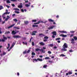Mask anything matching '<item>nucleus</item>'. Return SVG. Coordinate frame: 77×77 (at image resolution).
Listing matches in <instances>:
<instances>
[{"label":"nucleus","instance_id":"61","mask_svg":"<svg viewBox=\"0 0 77 77\" xmlns=\"http://www.w3.org/2000/svg\"><path fill=\"white\" fill-rule=\"evenodd\" d=\"M43 41H44V42H46V41H47V40L45 39L43 40Z\"/></svg>","mask_w":77,"mask_h":77},{"label":"nucleus","instance_id":"8","mask_svg":"<svg viewBox=\"0 0 77 77\" xmlns=\"http://www.w3.org/2000/svg\"><path fill=\"white\" fill-rule=\"evenodd\" d=\"M60 36H62V37H63L64 38H65L67 36L66 35H64L63 34H61L60 35Z\"/></svg>","mask_w":77,"mask_h":77},{"label":"nucleus","instance_id":"32","mask_svg":"<svg viewBox=\"0 0 77 77\" xmlns=\"http://www.w3.org/2000/svg\"><path fill=\"white\" fill-rule=\"evenodd\" d=\"M60 39H61L60 38H56L55 40H56V41H57L58 40H60Z\"/></svg>","mask_w":77,"mask_h":77},{"label":"nucleus","instance_id":"49","mask_svg":"<svg viewBox=\"0 0 77 77\" xmlns=\"http://www.w3.org/2000/svg\"><path fill=\"white\" fill-rule=\"evenodd\" d=\"M15 13H16L17 14H19L20 12L19 11H15Z\"/></svg>","mask_w":77,"mask_h":77},{"label":"nucleus","instance_id":"57","mask_svg":"<svg viewBox=\"0 0 77 77\" xmlns=\"http://www.w3.org/2000/svg\"><path fill=\"white\" fill-rule=\"evenodd\" d=\"M12 2H17V0H11Z\"/></svg>","mask_w":77,"mask_h":77},{"label":"nucleus","instance_id":"60","mask_svg":"<svg viewBox=\"0 0 77 77\" xmlns=\"http://www.w3.org/2000/svg\"><path fill=\"white\" fill-rule=\"evenodd\" d=\"M57 42L59 43H60V41L58 40L57 41Z\"/></svg>","mask_w":77,"mask_h":77},{"label":"nucleus","instance_id":"36","mask_svg":"<svg viewBox=\"0 0 77 77\" xmlns=\"http://www.w3.org/2000/svg\"><path fill=\"white\" fill-rule=\"evenodd\" d=\"M47 67V65H44L43 66V68H46Z\"/></svg>","mask_w":77,"mask_h":77},{"label":"nucleus","instance_id":"56","mask_svg":"<svg viewBox=\"0 0 77 77\" xmlns=\"http://www.w3.org/2000/svg\"><path fill=\"white\" fill-rule=\"evenodd\" d=\"M11 6H13V7H15V5L14 4H12Z\"/></svg>","mask_w":77,"mask_h":77},{"label":"nucleus","instance_id":"25","mask_svg":"<svg viewBox=\"0 0 77 77\" xmlns=\"http://www.w3.org/2000/svg\"><path fill=\"white\" fill-rule=\"evenodd\" d=\"M32 55V56H35L36 55V54L35 53H34V52H32L31 54Z\"/></svg>","mask_w":77,"mask_h":77},{"label":"nucleus","instance_id":"50","mask_svg":"<svg viewBox=\"0 0 77 77\" xmlns=\"http://www.w3.org/2000/svg\"><path fill=\"white\" fill-rule=\"evenodd\" d=\"M20 10L21 11V12H24V9H21Z\"/></svg>","mask_w":77,"mask_h":77},{"label":"nucleus","instance_id":"37","mask_svg":"<svg viewBox=\"0 0 77 77\" xmlns=\"http://www.w3.org/2000/svg\"><path fill=\"white\" fill-rule=\"evenodd\" d=\"M14 29H20V28L18 27H14Z\"/></svg>","mask_w":77,"mask_h":77},{"label":"nucleus","instance_id":"55","mask_svg":"<svg viewBox=\"0 0 77 77\" xmlns=\"http://www.w3.org/2000/svg\"><path fill=\"white\" fill-rule=\"evenodd\" d=\"M52 38H55V36H54V35H53L52 36Z\"/></svg>","mask_w":77,"mask_h":77},{"label":"nucleus","instance_id":"40","mask_svg":"<svg viewBox=\"0 0 77 77\" xmlns=\"http://www.w3.org/2000/svg\"><path fill=\"white\" fill-rule=\"evenodd\" d=\"M44 39H48V37H47V36H45L44 37Z\"/></svg>","mask_w":77,"mask_h":77},{"label":"nucleus","instance_id":"46","mask_svg":"<svg viewBox=\"0 0 77 77\" xmlns=\"http://www.w3.org/2000/svg\"><path fill=\"white\" fill-rule=\"evenodd\" d=\"M20 23H21V21L19 20V22L17 23V24H20Z\"/></svg>","mask_w":77,"mask_h":77},{"label":"nucleus","instance_id":"42","mask_svg":"<svg viewBox=\"0 0 77 77\" xmlns=\"http://www.w3.org/2000/svg\"><path fill=\"white\" fill-rule=\"evenodd\" d=\"M14 10H15L16 11H20V9H18L17 8H15L14 9Z\"/></svg>","mask_w":77,"mask_h":77},{"label":"nucleus","instance_id":"2","mask_svg":"<svg viewBox=\"0 0 77 77\" xmlns=\"http://www.w3.org/2000/svg\"><path fill=\"white\" fill-rule=\"evenodd\" d=\"M39 50L40 51H42V53H45V51H44V50H43V49H39L38 48H36L35 49V51H39Z\"/></svg>","mask_w":77,"mask_h":77},{"label":"nucleus","instance_id":"31","mask_svg":"<svg viewBox=\"0 0 77 77\" xmlns=\"http://www.w3.org/2000/svg\"><path fill=\"white\" fill-rule=\"evenodd\" d=\"M15 45V43L14 42L13 44L11 46L12 47H13L14 45Z\"/></svg>","mask_w":77,"mask_h":77},{"label":"nucleus","instance_id":"6","mask_svg":"<svg viewBox=\"0 0 77 77\" xmlns=\"http://www.w3.org/2000/svg\"><path fill=\"white\" fill-rule=\"evenodd\" d=\"M39 44H40V45H42V46H43L45 45V43H43V42H39Z\"/></svg>","mask_w":77,"mask_h":77},{"label":"nucleus","instance_id":"19","mask_svg":"<svg viewBox=\"0 0 77 77\" xmlns=\"http://www.w3.org/2000/svg\"><path fill=\"white\" fill-rule=\"evenodd\" d=\"M61 51H67V49H66L65 48H62L61 49Z\"/></svg>","mask_w":77,"mask_h":77},{"label":"nucleus","instance_id":"20","mask_svg":"<svg viewBox=\"0 0 77 77\" xmlns=\"http://www.w3.org/2000/svg\"><path fill=\"white\" fill-rule=\"evenodd\" d=\"M37 60H38V61H40V62H42V61L43 60L41 58H38Z\"/></svg>","mask_w":77,"mask_h":77},{"label":"nucleus","instance_id":"53","mask_svg":"<svg viewBox=\"0 0 77 77\" xmlns=\"http://www.w3.org/2000/svg\"><path fill=\"white\" fill-rule=\"evenodd\" d=\"M74 36V35L73 34H71L70 35V38H72V36Z\"/></svg>","mask_w":77,"mask_h":77},{"label":"nucleus","instance_id":"63","mask_svg":"<svg viewBox=\"0 0 77 77\" xmlns=\"http://www.w3.org/2000/svg\"><path fill=\"white\" fill-rule=\"evenodd\" d=\"M15 31H16V33L19 32V31H16V30H15Z\"/></svg>","mask_w":77,"mask_h":77},{"label":"nucleus","instance_id":"10","mask_svg":"<svg viewBox=\"0 0 77 77\" xmlns=\"http://www.w3.org/2000/svg\"><path fill=\"white\" fill-rule=\"evenodd\" d=\"M15 26V24H14L9 26L8 27V29H10V28H11V27H14V26Z\"/></svg>","mask_w":77,"mask_h":77},{"label":"nucleus","instance_id":"47","mask_svg":"<svg viewBox=\"0 0 77 77\" xmlns=\"http://www.w3.org/2000/svg\"><path fill=\"white\" fill-rule=\"evenodd\" d=\"M30 52V50H29L27 51V53H29Z\"/></svg>","mask_w":77,"mask_h":77},{"label":"nucleus","instance_id":"34","mask_svg":"<svg viewBox=\"0 0 77 77\" xmlns=\"http://www.w3.org/2000/svg\"><path fill=\"white\" fill-rule=\"evenodd\" d=\"M13 20V21H15V22H17V21H18V20H17V19H14Z\"/></svg>","mask_w":77,"mask_h":77},{"label":"nucleus","instance_id":"35","mask_svg":"<svg viewBox=\"0 0 77 77\" xmlns=\"http://www.w3.org/2000/svg\"><path fill=\"white\" fill-rule=\"evenodd\" d=\"M45 60H47V59H50V58L49 57H45Z\"/></svg>","mask_w":77,"mask_h":77},{"label":"nucleus","instance_id":"21","mask_svg":"<svg viewBox=\"0 0 77 77\" xmlns=\"http://www.w3.org/2000/svg\"><path fill=\"white\" fill-rule=\"evenodd\" d=\"M10 33V31L6 32H5V35H7V34H9Z\"/></svg>","mask_w":77,"mask_h":77},{"label":"nucleus","instance_id":"45","mask_svg":"<svg viewBox=\"0 0 77 77\" xmlns=\"http://www.w3.org/2000/svg\"><path fill=\"white\" fill-rule=\"evenodd\" d=\"M6 54V53L5 52V51H4L3 53V55H5Z\"/></svg>","mask_w":77,"mask_h":77},{"label":"nucleus","instance_id":"12","mask_svg":"<svg viewBox=\"0 0 77 77\" xmlns=\"http://www.w3.org/2000/svg\"><path fill=\"white\" fill-rule=\"evenodd\" d=\"M29 21H24V23L25 24H29Z\"/></svg>","mask_w":77,"mask_h":77},{"label":"nucleus","instance_id":"7","mask_svg":"<svg viewBox=\"0 0 77 77\" xmlns=\"http://www.w3.org/2000/svg\"><path fill=\"white\" fill-rule=\"evenodd\" d=\"M32 35H36V33H37V31H34L32 32Z\"/></svg>","mask_w":77,"mask_h":77},{"label":"nucleus","instance_id":"54","mask_svg":"<svg viewBox=\"0 0 77 77\" xmlns=\"http://www.w3.org/2000/svg\"><path fill=\"white\" fill-rule=\"evenodd\" d=\"M69 52H70V53H71V52H73V51H72V50H69Z\"/></svg>","mask_w":77,"mask_h":77},{"label":"nucleus","instance_id":"28","mask_svg":"<svg viewBox=\"0 0 77 77\" xmlns=\"http://www.w3.org/2000/svg\"><path fill=\"white\" fill-rule=\"evenodd\" d=\"M37 21V20H32V22H34V23H35Z\"/></svg>","mask_w":77,"mask_h":77},{"label":"nucleus","instance_id":"23","mask_svg":"<svg viewBox=\"0 0 77 77\" xmlns=\"http://www.w3.org/2000/svg\"><path fill=\"white\" fill-rule=\"evenodd\" d=\"M41 23V21H38V23H34V24H39Z\"/></svg>","mask_w":77,"mask_h":77},{"label":"nucleus","instance_id":"9","mask_svg":"<svg viewBox=\"0 0 77 77\" xmlns=\"http://www.w3.org/2000/svg\"><path fill=\"white\" fill-rule=\"evenodd\" d=\"M9 18H10V17H9V16H7V18L5 19V21H8V19H9Z\"/></svg>","mask_w":77,"mask_h":77},{"label":"nucleus","instance_id":"48","mask_svg":"<svg viewBox=\"0 0 77 77\" xmlns=\"http://www.w3.org/2000/svg\"><path fill=\"white\" fill-rule=\"evenodd\" d=\"M62 33H67V32L66 31H62Z\"/></svg>","mask_w":77,"mask_h":77},{"label":"nucleus","instance_id":"5","mask_svg":"<svg viewBox=\"0 0 77 77\" xmlns=\"http://www.w3.org/2000/svg\"><path fill=\"white\" fill-rule=\"evenodd\" d=\"M74 38H71L70 39V41H71V44H74L75 43L74 42Z\"/></svg>","mask_w":77,"mask_h":77},{"label":"nucleus","instance_id":"51","mask_svg":"<svg viewBox=\"0 0 77 77\" xmlns=\"http://www.w3.org/2000/svg\"><path fill=\"white\" fill-rule=\"evenodd\" d=\"M48 54H51V52L50 51H48Z\"/></svg>","mask_w":77,"mask_h":77},{"label":"nucleus","instance_id":"62","mask_svg":"<svg viewBox=\"0 0 77 77\" xmlns=\"http://www.w3.org/2000/svg\"><path fill=\"white\" fill-rule=\"evenodd\" d=\"M39 57H40V58H42L43 57V56L42 55H40L39 56Z\"/></svg>","mask_w":77,"mask_h":77},{"label":"nucleus","instance_id":"3","mask_svg":"<svg viewBox=\"0 0 77 77\" xmlns=\"http://www.w3.org/2000/svg\"><path fill=\"white\" fill-rule=\"evenodd\" d=\"M13 37L14 39H17V38H21V37L19 35H14L13 36Z\"/></svg>","mask_w":77,"mask_h":77},{"label":"nucleus","instance_id":"22","mask_svg":"<svg viewBox=\"0 0 77 77\" xmlns=\"http://www.w3.org/2000/svg\"><path fill=\"white\" fill-rule=\"evenodd\" d=\"M73 38L75 41H77V36H74L73 37Z\"/></svg>","mask_w":77,"mask_h":77},{"label":"nucleus","instance_id":"27","mask_svg":"<svg viewBox=\"0 0 77 77\" xmlns=\"http://www.w3.org/2000/svg\"><path fill=\"white\" fill-rule=\"evenodd\" d=\"M4 8L3 7V6L2 5L0 6V10H1L2 9H3Z\"/></svg>","mask_w":77,"mask_h":77},{"label":"nucleus","instance_id":"17","mask_svg":"<svg viewBox=\"0 0 77 77\" xmlns=\"http://www.w3.org/2000/svg\"><path fill=\"white\" fill-rule=\"evenodd\" d=\"M10 14V12H6L5 13H4L3 15H2V16L3 17L4 16V15H5V14Z\"/></svg>","mask_w":77,"mask_h":77},{"label":"nucleus","instance_id":"4","mask_svg":"<svg viewBox=\"0 0 77 77\" xmlns=\"http://www.w3.org/2000/svg\"><path fill=\"white\" fill-rule=\"evenodd\" d=\"M63 48H68L67 44H66V43H65L64 44V45H63Z\"/></svg>","mask_w":77,"mask_h":77},{"label":"nucleus","instance_id":"16","mask_svg":"<svg viewBox=\"0 0 77 77\" xmlns=\"http://www.w3.org/2000/svg\"><path fill=\"white\" fill-rule=\"evenodd\" d=\"M48 21L49 22H54V20H52L51 19H48Z\"/></svg>","mask_w":77,"mask_h":77},{"label":"nucleus","instance_id":"30","mask_svg":"<svg viewBox=\"0 0 77 77\" xmlns=\"http://www.w3.org/2000/svg\"><path fill=\"white\" fill-rule=\"evenodd\" d=\"M6 3H11V2L9 0H7L6 1Z\"/></svg>","mask_w":77,"mask_h":77},{"label":"nucleus","instance_id":"59","mask_svg":"<svg viewBox=\"0 0 77 77\" xmlns=\"http://www.w3.org/2000/svg\"><path fill=\"white\" fill-rule=\"evenodd\" d=\"M33 38L32 37H31V38L30 39V42H31L32 41V39Z\"/></svg>","mask_w":77,"mask_h":77},{"label":"nucleus","instance_id":"13","mask_svg":"<svg viewBox=\"0 0 77 77\" xmlns=\"http://www.w3.org/2000/svg\"><path fill=\"white\" fill-rule=\"evenodd\" d=\"M52 34H53V35H54L55 36H56V35H57V34H56V32L54 31V32H52Z\"/></svg>","mask_w":77,"mask_h":77},{"label":"nucleus","instance_id":"33","mask_svg":"<svg viewBox=\"0 0 77 77\" xmlns=\"http://www.w3.org/2000/svg\"><path fill=\"white\" fill-rule=\"evenodd\" d=\"M60 56H61V57L62 56V57H65L66 56L65 55H64L63 54H62L60 55Z\"/></svg>","mask_w":77,"mask_h":77},{"label":"nucleus","instance_id":"26","mask_svg":"<svg viewBox=\"0 0 77 77\" xmlns=\"http://www.w3.org/2000/svg\"><path fill=\"white\" fill-rule=\"evenodd\" d=\"M18 7L19 8H23V5H19L18 6Z\"/></svg>","mask_w":77,"mask_h":77},{"label":"nucleus","instance_id":"44","mask_svg":"<svg viewBox=\"0 0 77 77\" xmlns=\"http://www.w3.org/2000/svg\"><path fill=\"white\" fill-rule=\"evenodd\" d=\"M32 46H34V45H35V43H34V42H32Z\"/></svg>","mask_w":77,"mask_h":77},{"label":"nucleus","instance_id":"43","mask_svg":"<svg viewBox=\"0 0 77 77\" xmlns=\"http://www.w3.org/2000/svg\"><path fill=\"white\" fill-rule=\"evenodd\" d=\"M68 73L69 75H70L72 74V73L71 72H69Z\"/></svg>","mask_w":77,"mask_h":77},{"label":"nucleus","instance_id":"24","mask_svg":"<svg viewBox=\"0 0 77 77\" xmlns=\"http://www.w3.org/2000/svg\"><path fill=\"white\" fill-rule=\"evenodd\" d=\"M25 6L26 7V8H28V7L30 6V5H29V4H26Z\"/></svg>","mask_w":77,"mask_h":77},{"label":"nucleus","instance_id":"15","mask_svg":"<svg viewBox=\"0 0 77 77\" xmlns=\"http://www.w3.org/2000/svg\"><path fill=\"white\" fill-rule=\"evenodd\" d=\"M48 46H49V47H53L54 46V45L53 44H50L48 45Z\"/></svg>","mask_w":77,"mask_h":77},{"label":"nucleus","instance_id":"38","mask_svg":"<svg viewBox=\"0 0 77 77\" xmlns=\"http://www.w3.org/2000/svg\"><path fill=\"white\" fill-rule=\"evenodd\" d=\"M33 60H34V61H35V62H38V60H37V59H33Z\"/></svg>","mask_w":77,"mask_h":77},{"label":"nucleus","instance_id":"29","mask_svg":"<svg viewBox=\"0 0 77 77\" xmlns=\"http://www.w3.org/2000/svg\"><path fill=\"white\" fill-rule=\"evenodd\" d=\"M8 47L7 48V49H9V47H10V44H8Z\"/></svg>","mask_w":77,"mask_h":77},{"label":"nucleus","instance_id":"39","mask_svg":"<svg viewBox=\"0 0 77 77\" xmlns=\"http://www.w3.org/2000/svg\"><path fill=\"white\" fill-rule=\"evenodd\" d=\"M32 27H38V25H33Z\"/></svg>","mask_w":77,"mask_h":77},{"label":"nucleus","instance_id":"41","mask_svg":"<svg viewBox=\"0 0 77 77\" xmlns=\"http://www.w3.org/2000/svg\"><path fill=\"white\" fill-rule=\"evenodd\" d=\"M27 53V51L26 50H25V51H23V54H26Z\"/></svg>","mask_w":77,"mask_h":77},{"label":"nucleus","instance_id":"58","mask_svg":"<svg viewBox=\"0 0 77 77\" xmlns=\"http://www.w3.org/2000/svg\"><path fill=\"white\" fill-rule=\"evenodd\" d=\"M15 14H13V15H12V17H15Z\"/></svg>","mask_w":77,"mask_h":77},{"label":"nucleus","instance_id":"18","mask_svg":"<svg viewBox=\"0 0 77 77\" xmlns=\"http://www.w3.org/2000/svg\"><path fill=\"white\" fill-rule=\"evenodd\" d=\"M39 36H45V34H43L42 33H40L39 34Z\"/></svg>","mask_w":77,"mask_h":77},{"label":"nucleus","instance_id":"52","mask_svg":"<svg viewBox=\"0 0 77 77\" xmlns=\"http://www.w3.org/2000/svg\"><path fill=\"white\" fill-rule=\"evenodd\" d=\"M75 32V31H70V33H74Z\"/></svg>","mask_w":77,"mask_h":77},{"label":"nucleus","instance_id":"64","mask_svg":"<svg viewBox=\"0 0 77 77\" xmlns=\"http://www.w3.org/2000/svg\"><path fill=\"white\" fill-rule=\"evenodd\" d=\"M13 48V46H11V47L10 48V50H11V49L12 48Z\"/></svg>","mask_w":77,"mask_h":77},{"label":"nucleus","instance_id":"14","mask_svg":"<svg viewBox=\"0 0 77 77\" xmlns=\"http://www.w3.org/2000/svg\"><path fill=\"white\" fill-rule=\"evenodd\" d=\"M54 27V26H51L50 27L48 28V29H49V30H50V29H53Z\"/></svg>","mask_w":77,"mask_h":77},{"label":"nucleus","instance_id":"1","mask_svg":"<svg viewBox=\"0 0 77 77\" xmlns=\"http://www.w3.org/2000/svg\"><path fill=\"white\" fill-rule=\"evenodd\" d=\"M3 37L4 39H2L1 40V39H0V42H5V40H7V39H8V38L7 37H5V35H3Z\"/></svg>","mask_w":77,"mask_h":77},{"label":"nucleus","instance_id":"11","mask_svg":"<svg viewBox=\"0 0 77 77\" xmlns=\"http://www.w3.org/2000/svg\"><path fill=\"white\" fill-rule=\"evenodd\" d=\"M16 33V32H15V31L13 30L12 31L11 34H12V35H15Z\"/></svg>","mask_w":77,"mask_h":77}]
</instances>
